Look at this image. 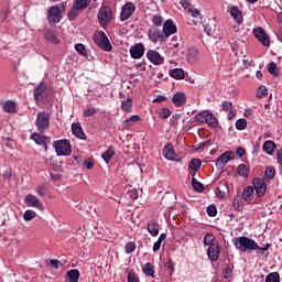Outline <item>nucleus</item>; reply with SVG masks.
<instances>
[{"label":"nucleus","mask_w":282,"mask_h":282,"mask_svg":"<svg viewBox=\"0 0 282 282\" xmlns=\"http://www.w3.org/2000/svg\"><path fill=\"white\" fill-rule=\"evenodd\" d=\"M46 15L48 23H61V20L63 19V12L61 11V8L56 6L50 7L47 9Z\"/></svg>","instance_id":"0eeeda50"},{"label":"nucleus","mask_w":282,"mask_h":282,"mask_svg":"<svg viewBox=\"0 0 282 282\" xmlns=\"http://www.w3.org/2000/svg\"><path fill=\"white\" fill-rule=\"evenodd\" d=\"M208 110L198 112L197 115H195L194 120L195 122H199L200 124H204V122H206L207 118H208Z\"/></svg>","instance_id":"4c0bfd02"},{"label":"nucleus","mask_w":282,"mask_h":282,"mask_svg":"<svg viewBox=\"0 0 282 282\" xmlns=\"http://www.w3.org/2000/svg\"><path fill=\"white\" fill-rule=\"evenodd\" d=\"M198 56H199V51H197V48H189L187 51L188 63H197Z\"/></svg>","instance_id":"473e14b6"},{"label":"nucleus","mask_w":282,"mask_h":282,"mask_svg":"<svg viewBox=\"0 0 282 282\" xmlns=\"http://www.w3.org/2000/svg\"><path fill=\"white\" fill-rule=\"evenodd\" d=\"M237 173L240 177H248L250 175V167L246 164H239L237 166Z\"/></svg>","instance_id":"72a5a7b5"},{"label":"nucleus","mask_w":282,"mask_h":282,"mask_svg":"<svg viewBox=\"0 0 282 282\" xmlns=\"http://www.w3.org/2000/svg\"><path fill=\"white\" fill-rule=\"evenodd\" d=\"M221 108L224 109V111H230L231 109H235L232 102L230 101H223Z\"/></svg>","instance_id":"e2e57ef3"},{"label":"nucleus","mask_w":282,"mask_h":282,"mask_svg":"<svg viewBox=\"0 0 282 282\" xmlns=\"http://www.w3.org/2000/svg\"><path fill=\"white\" fill-rule=\"evenodd\" d=\"M180 6L187 12V14L194 9L193 4L188 0H181Z\"/></svg>","instance_id":"3c124183"},{"label":"nucleus","mask_w":282,"mask_h":282,"mask_svg":"<svg viewBox=\"0 0 282 282\" xmlns=\"http://www.w3.org/2000/svg\"><path fill=\"white\" fill-rule=\"evenodd\" d=\"M171 116V109L169 108H162L159 111V118H161V120H166V118H169Z\"/></svg>","instance_id":"603ef678"},{"label":"nucleus","mask_w":282,"mask_h":282,"mask_svg":"<svg viewBox=\"0 0 282 282\" xmlns=\"http://www.w3.org/2000/svg\"><path fill=\"white\" fill-rule=\"evenodd\" d=\"M97 113V110L96 108L94 107H87L85 110H84V116L85 118H91V116H96Z\"/></svg>","instance_id":"5fc2aeb1"},{"label":"nucleus","mask_w":282,"mask_h":282,"mask_svg":"<svg viewBox=\"0 0 282 282\" xmlns=\"http://www.w3.org/2000/svg\"><path fill=\"white\" fill-rule=\"evenodd\" d=\"M89 6H91V0H75L67 13L68 20L74 21V19H76V17H78L82 12H85Z\"/></svg>","instance_id":"f03ea898"},{"label":"nucleus","mask_w":282,"mask_h":282,"mask_svg":"<svg viewBox=\"0 0 282 282\" xmlns=\"http://www.w3.org/2000/svg\"><path fill=\"white\" fill-rule=\"evenodd\" d=\"M148 232H150L152 237H158L160 235V224L155 220H150L148 223Z\"/></svg>","instance_id":"b1692460"},{"label":"nucleus","mask_w":282,"mask_h":282,"mask_svg":"<svg viewBox=\"0 0 282 282\" xmlns=\"http://www.w3.org/2000/svg\"><path fill=\"white\" fill-rule=\"evenodd\" d=\"M206 124H208V127H212V129H217L219 121L217 120V117H215L213 115V112H208L207 115V119H206Z\"/></svg>","instance_id":"cd10ccee"},{"label":"nucleus","mask_w":282,"mask_h":282,"mask_svg":"<svg viewBox=\"0 0 282 282\" xmlns=\"http://www.w3.org/2000/svg\"><path fill=\"white\" fill-rule=\"evenodd\" d=\"M187 14H189L191 18L194 19L195 25H197V23H202V13L199 12V10L194 8Z\"/></svg>","instance_id":"58836bf2"},{"label":"nucleus","mask_w":282,"mask_h":282,"mask_svg":"<svg viewBox=\"0 0 282 282\" xmlns=\"http://www.w3.org/2000/svg\"><path fill=\"white\" fill-rule=\"evenodd\" d=\"M265 282H281L279 272H271L265 276Z\"/></svg>","instance_id":"79ce46f5"},{"label":"nucleus","mask_w":282,"mask_h":282,"mask_svg":"<svg viewBox=\"0 0 282 282\" xmlns=\"http://www.w3.org/2000/svg\"><path fill=\"white\" fill-rule=\"evenodd\" d=\"M93 40L95 45H98L104 52H111V50H113V46L111 45V42H109V37H107L105 31H98L95 33Z\"/></svg>","instance_id":"7ed1b4c3"},{"label":"nucleus","mask_w":282,"mask_h":282,"mask_svg":"<svg viewBox=\"0 0 282 282\" xmlns=\"http://www.w3.org/2000/svg\"><path fill=\"white\" fill-rule=\"evenodd\" d=\"M235 152L232 151H227L225 153H223L216 161V166H219L220 169H224V166H226V164H228L230 162V160H232V155Z\"/></svg>","instance_id":"aec40b11"},{"label":"nucleus","mask_w":282,"mask_h":282,"mask_svg":"<svg viewBox=\"0 0 282 282\" xmlns=\"http://www.w3.org/2000/svg\"><path fill=\"white\" fill-rule=\"evenodd\" d=\"M72 131L73 135H76L79 140L86 139L85 132H83V127L80 126V123H73Z\"/></svg>","instance_id":"a878e982"},{"label":"nucleus","mask_w":282,"mask_h":282,"mask_svg":"<svg viewBox=\"0 0 282 282\" xmlns=\"http://www.w3.org/2000/svg\"><path fill=\"white\" fill-rule=\"evenodd\" d=\"M226 191H228V187H226L225 184H220L216 188V196L219 197V199H224V197H226Z\"/></svg>","instance_id":"37998d69"},{"label":"nucleus","mask_w":282,"mask_h":282,"mask_svg":"<svg viewBox=\"0 0 282 282\" xmlns=\"http://www.w3.org/2000/svg\"><path fill=\"white\" fill-rule=\"evenodd\" d=\"M97 19L100 28H107L113 19V12L111 11V8L107 6L101 7L98 11Z\"/></svg>","instance_id":"20e7f679"},{"label":"nucleus","mask_w":282,"mask_h":282,"mask_svg":"<svg viewBox=\"0 0 282 282\" xmlns=\"http://www.w3.org/2000/svg\"><path fill=\"white\" fill-rule=\"evenodd\" d=\"M192 186L197 193H203L204 191V184L199 183V181L196 180L195 174H193Z\"/></svg>","instance_id":"a19ab883"},{"label":"nucleus","mask_w":282,"mask_h":282,"mask_svg":"<svg viewBox=\"0 0 282 282\" xmlns=\"http://www.w3.org/2000/svg\"><path fill=\"white\" fill-rule=\"evenodd\" d=\"M144 44L137 43L132 47H130V56L134 59L142 58V56H144Z\"/></svg>","instance_id":"dca6fc26"},{"label":"nucleus","mask_w":282,"mask_h":282,"mask_svg":"<svg viewBox=\"0 0 282 282\" xmlns=\"http://www.w3.org/2000/svg\"><path fill=\"white\" fill-rule=\"evenodd\" d=\"M220 249H219V245H212L208 247L207 249V257L208 259H210V261H217L219 259V254H220Z\"/></svg>","instance_id":"412c9836"},{"label":"nucleus","mask_w":282,"mask_h":282,"mask_svg":"<svg viewBox=\"0 0 282 282\" xmlns=\"http://www.w3.org/2000/svg\"><path fill=\"white\" fill-rule=\"evenodd\" d=\"M268 72L269 74H272V76H279V70L276 69V63L274 62L269 63Z\"/></svg>","instance_id":"864d4df0"},{"label":"nucleus","mask_w":282,"mask_h":282,"mask_svg":"<svg viewBox=\"0 0 282 282\" xmlns=\"http://www.w3.org/2000/svg\"><path fill=\"white\" fill-rule=\"evenodd\" d=\"M262 149L264 153H267L268 155H272V153H274V149H276V144L274 143V141H265Z\"/></svg>","instance_id":"7c9ffc66"},{"label":"nucleus","mask_w":282,"mask_h":282,"mask_svg":"<svg viewBox=\"0 0 282 282\" xmlns=\"http://www.w3.org/2000/svg\"><path fill=\"white\" fill-rule=\"evenodd\" d=\"M276 175V170H274L273 166H269L264 171V177L270 182V180H274V176Z\"/></svg>","instance_id":"ea45409f"},{"label":"nucleus","mask_w":282,"mask_h":282,"mask_svg":"<svg viewBox=\"0 0 282 282\" xmlns=\"http://www.w3.org/2000/svg\"><path fill=\"white\" fill-rule=\"evenodd\" d=\"M253 193H254V188L252 186L245 187V189L242 192V199L248 202V199H250V197L252 196Z\"/></svg>","instance_id":"a18cd8bd"},{"label":"nucleus","mask_w":282,"mask_h":282,"mask_svg":"<svg viewBox=\"0 0 282 282\" xmlns=\"http://www.w3.org/2000/svg\"><path fill=\"white\" fill-rule=\"evenodd\" d=\"M45 39L46 41H50V43H54L55 45H58L61 43V40L56 36V33H54L53 30H47L45 32Z\"/></svg>","instance_id":"c85d7f7f"},{"label":"nucleus","mask_w":282,"mask_h":282,"mask_svg":"<svg viewBox=\"0 0 282 282\" xmlns=\"http://www.w3.org/2000/svg\"><path fill=\"white\" fill-rule=\"evenodd\" d=\"M121 109L124 113H131L133 111V99L128 97L121 101Z\"/></svg>","instance_id":"393cba45"},{"label":"nucleus","mask_w":282,"mask_h":282,"mask_svg":"<svg viewBox=\"0 0 282 282\" xmlns=\"http://www.w3.org/2000/svg\"><path fill=\"white\" fill-rule=\"evenodd\" d=\"M35 127L40 133H44L45 131H47V129H50V112H37Z\"/></svg>","instance_id":"39448f33"},{"label":"nucleus","mask_w":282,"mask_h":282,"mask_svg":"<svg viewBox=\"0 0 282 282\" xmlns=\"http://www.w3.org/2000/svg\"><path fill=\"white\" fill-rule=\"evenodd\" d=\"M163 156L165 158V160H173V161H177L180 156H177V154L175 153V150L173 149V143H167L164 148H163Z\"/></svg>","instance_id":"6ab92c4d"},{"label":"nucleus","mask_w":282,"mask_h":282,"mask_svg":"<svg viewBox=\"0 0 282 282\" xmlns=\"http://www.w3.org/2000/svg\"><path fill=\"white\" fill-rule=\"evenodd\" d=\"M34 217H36V212H34L32 209H28L23 214L24 221H32V219H34Z\"/></svg>","instance_id":"49530a36"},{"label":"nucleus","mask_w":282,"mask_h":282,"mask_svg":"<svg viewBox=\"0 0 282 282\" xmlns=\"http://www.w3.org/2000/svg\"><path fill=\"white\" fill-rule=\"evenodd\" d=\"M188 169H191V171H194L195 173H197V171H199V169H202V160H199V159L191 160L189 164H188Z\"/></svg>","instance_id":"e433bc0d"},{"label":"nucleus","mask_w":282,"mask_h":282,"mask_svg":"<svg viewBox=\"0 0 282 282\" xmlns=\"http://www.w3.org/2000/svg\"><path fill=\"white\" fill-rule=\"evenodd\" d=\"M75 50L80 54V56H86L87 47L83 43L75 44Z\"/></svg>","instance_id":"09e8293b"},{"label":"nucleus","mask_w":282,"mask_h":282,"mask_svg":"<svg viewBox=\"0 0 282 282\" xmlns=\"http://www.w3.org/2000/svg\"><path fill=\"white\" fill-rule=\"evenodd\" d=\"M84 166H86V169L91 171V169H94V159L84 160Z\"/></svg>","instance_id":"0e129e2a"},{"label":"nucleus","mask_w":282,"mask_h":282,"mask_svg":"<svg viewBox=\"0 0 282 282\" xmlns=\"http://www.w3.org/2000/svg\"><path fill=\"white\" fill-rule=\"evenodd\" d=\"M24 202L31 208H39L40 210H43V203H41V200L32 194L26 195L24 197Z\"/></svg>","instance_id":"a211bd4d"},{"label":"nucleus","mask_w":282,"mask_h":282,"mask_svg":"<svg viewBox=\"0 0 282 282\" xmlns=\"http://www.w3.org/2000/svg\"><path fill=\"white\" fill-rule=\"evenodd\" d=\"M230 17L236 21V23L241 24L243 23V14L241 13V10H239V7L234 6L229 9Z\"/></svg>","instance_id":"4be33fe9"},{"label":"nucleus","mask_w":282,"mask_h":282,"mask_svg":"<svg viewBox=\"0 0 282 282\" xmlns=\"http://www.w3.org/2000/svg\"><path fill=\"white\" fill-rule=\"evenodd\" d=\"M253 36H256L264 47H270V36L265 34V30H263V28L258 26L253 29Z\"/></svg>","instance_id":"1a4fd4ad"},{"label":"nucleus","mask_w":282,"mask_h":282,"mask_svg":"<svg viewBox=\"0 0 282 282\" xmlns=\"http://www.w3.org/2000/svg\"><path fill=\"white\" fill-rule=\"evenodd\" d=\"M252 185L256 191L257 197H263L268 192V185L265 184V181L263 178H253Z\"/></svg>","instance_id":"6e6552de"},{"label":"nucleus","mask_w":282,"mask_h":282,"mask_svg":"<svg viewBox=\"0 0 282 282\" xmlns=\"http://www.w3.org/2000/svg\"><path fill=\"white\" fill-rule=\"evenodd\" d=\"M2 108L7 113H14L17 111V104L12 100H8L3 104Z\"/></svg>","instance_id":"f704fd0d"},{"label":"nucleus","mask_w":282,"mask_h":282,"mask_svg":"<svg viewBox=\"0 0 282 282\" xmlns=\"http://www.w3.org/2000/svg\"><path fill=\"white\" fill-rule=\"evenodd\" d=\"M264 96H268V88L265 86H260L258 88L257 98H263Z\"/></svg>","instance_id":"6e6d98bb"},{"label":"nucleus","mask_w":282,"mask_h":282,"mask_svg":"<svg viewBox=\"0 0 282 282\" xmlns=\"http://www.w3.org/2000/svg\"><path fill=\"white\" fill-rule=\"evenodd\" d=\"M66 275L69 282H78V279H80V271H78V269H72L67 271Z\"/></svg>","instance_id":"c756f323"},{"label":"nucleus","mask_w":282,"mask_h":282,"mask_svg":"<svg viewBox=\"0 0 282 282\" xmlns=\"http://www.w3.org/2000/svg\"><path fill=\"white\" fill-rule=\"evenodd\" d=\"M31 140H34L35 144H39L40 147H44V149H47V144L52 142L50 137L42 135L41 133L33 132L31 134Z\"/></svg>","instance_id":"2eb2a0df"},{"label":"nucleus","mask_w":282,"mask_h":282,"mask_svg":"<svg viewBox=\"0 0 282 282\" xmlns=\"http://www.w3.org/2000/svg\"><path fill=\"white\" fill-rule=\"evenodd\" d=\"M215 30H216L215 24L207 23V24L205 25V32H206V34H208V36L215 34Z\"/></svg>","instance_id":"4d7b16f0"},{"label":"nucleus","mask_w":282,"mask_h":282,"mask_svg":"<svg viewBox=\"0 0 282 282\" xmlns=\"http://www.w3.org/2000/svg\"><path fill=\"white\" fill-rule=\"evenodd\" d=\"M215 235L206 234L203 241L205 246H216L217 243H215Z\"/></svg>","instance_id":"c03bdc74"},{"label":"nucleus","mask_w":282,"mask_h":282,"mask_svg":"<svg viewBox=\"0 0 282 282\" xmlns=\"http://www.w3.org/2000/svg\"><path fill=\"white\" fill-rule=\"evenodd\" d=\"M35 193H37L40 197H45V193H46L45 186H37L35 188Z\"/></svg>","instance_id":"69168bd1"},{"label":"nucleus","mask_w":282,"mask_h":282,"mask_svg":"<svg viewBox=\"0 0 282 282\" xmlns=\"http://www.w3.org/2000/svg\"><path fill=\"white\" fill-rule=\"evenodd\" d=\"M164 21V19L162 18V15H153L152 22L156 25L160 26L162 25V22Z\"/></svg>","instance_id":"680f3d73"},{"label":"nucleus","mask_w":282,"mask_h":282,"mask_svg":"<svg viewBox=\"0 0 282 282\" xmlns=\"http://www.w3.org/2000/svg\"><path fill=\"white\" fill-rule=\"evenodd\" d=\"M170 76L172 78H175V80H182L184 79V69L173 68L172 70H170Z\"/></svg>","instance_id":"c9c22d12"},{"label":"nucleus","mask_w":282,"mask_h":282,"mask_svg":"<svg viewBox=\"0 0 282 282\" xmlns=\"http://www.w3.org/2000/svg\"><path fill=\"white\" fill-rule=\"evenodd\" d=\"M50 265L55 268V270H58V268H61V265H63V263H61V261H58L56 259H52V260H50Z\"/></svg>","instance_id":"338daca9"},{"label":"nucleus","mask_w":282,"mask_h":282,"mask_svg":"<svg viewBox=\"0 0 282 282\" xmlns=\"http://www.w3.org/2000/svg\"><path fill=\"white\" fill-rule=\"evenodd\" d=\"M124 252L126 254H132V252H135V242H127L124 247Z\"/></svg>","instance_id":"8fccbe9b"},{"label":"nucleus","mask_w":282,"mask_h":282,"mask_svg":"<svg viewBox=\"0 0 282 282\" xmlns=\"http://www.w3.org/2000/svg\"><path fill=\"white\" fill-rule=\"evenodd\" d=\"M115 155H116V149H113V147H110L106 152L102 153L101 158L104 162L109 164V162H111V158H113Z\"/></svg>","instance_id":"2f4dec72"},{"label":"nucleus","mask_w":282,"mask_h":282,"mask_svg":"<svg viewBox=\"0 0 282 282\" xmlns=\"http://www.w3.org/2000/svg\"><path fill=\"white\" fill-rule=\"evenodd\" d=\"M148 36L152 43H158V41H166L164 33L158 28H151L148 30Z\"/></svg>","instance_id":"ddd939ff"},{"label":"nucleus","mask_w":282,"mask_h":282,"mask_svg":"<svg viewBox=\"0 0 282 282\" xmlns=\"http://www.w3.org/2000/svg\"><path fill=\"white\" fill-rule=\"evenodd\" d=\"M164 265L167 270H170L171 274H173V272H175V263L173 262V260H171V258L167 259V261L165 262Z\"/></svg>","instance_id":"bf43d9fd"},{"label":"nucleus","mask_w":282,"mask_h":282,"mask_svg":"<svg viewBox=\"0 0 282 282\" xmlns=\"http://www.w3.org/2000/svg\"><path fill=\"white\" fill-rule=\"evenodd\" d=\"M147 58L152 65H164V57L155 50H149L147 52Z\"/></svg>","instance_id":"f8f14e48"},{"label":"nucleus","mask_w":282,"mask_h":282,"mask_svg":"<svg viewBox=\"0 0 282 282\" xmlns=\"http://www.w3.org/2000/svg\"><path fill=\"white\" fill-rule=\"evenodd\" d=\"M236 155L243 158V155H246V149H243L241 147L237 148Z\"/></svg>","instance_id":"774afa93"},{"label":"nucleus","mask_w":282,"mask_h":282,"mask_svg":"<svg viewBox=\"0 0 282 282\" xmlns=\"http://www.w3.org/2000/svg\"><path fill=\"white\" fill-rule=\"evenodd\" d=\"M142 272L147 276H152V279H155V265L151 264V262H148L142 267Z\"/></svg>","instance_id":"bb28decb"},{"label":"nucleus","mask_w":282,"mask_h":282,"mask_svg":"<svg viewBox=\"0 0 282 282\" xmlns=\"http://www.w3.org/2000/svg\"><path fill=\"white\" fill-rule=\"evenodd\" d=\"M141 121H142V117H140V115H132L130 118L124 119L122 121V127H124V129H131V127H133L135 122H141Z\"/></svg>","instance_id":"5701e85b"},{"label":"nucleus","mask_w":282,"mask_h":282,"mask_svg":"<svg viewBox=\"0 0 282 282\" xmlns=\"http://www.w3.org/2000/svg\"><path fill=\"white\" fill-rule=\"evenodd\" d=\"M128 282H140V279L135 274V272L130 271L128 272Z\"/></svg>","instance_id":"052dcab7"},{"label":"nucleus","mask_w":282,"mask_h":282,"mask_svg":"<svg viewBox=\"0 0 282 282\" xmlns=\"http://www.w3.org/2000/svg\"><path fill=\"white\" fill-rule=\"evenodd\" d=\"M133 12H135V4L133 2H127L121 10L120 19L121 21H127L133 17Z\"/></svg>","instance_id":"9d476101"},{"label":"nucleus","mask_w":282,"mask_h":282,"mask_svg":"<svg viewBox=\"0 0 282 282\" xmlns=\"http://www.w3.org/2000/svg\"><path fill=\"white\" fill-rule=\"evenodd\" d=\"M207 215H208L209 217H216V216H217V206H215V205H209V206L207 207Z\"/></svg>","instance_id":"13d9d810"},{"label":"nucleus","mask_w":282,"mask_h":282,"mask_svg":"<svg viewBox=\"0 0 282 282\" xmlns=\"http://www.w3.org/2000/svg\"><path fill=\"white\" fill-rule=\"evenodd\" d=\"M187 100H188V97L186 96V93H183V91H177L172 97V102L176 107H184V105H186Z\"/></svg>","instance_id":"f3484780"},{"label":"nucleus","mask_w":282,"mask_h":282,"mask_svg":"<svg viewBox=\"0 0 282 282\" xmlns=\"http://www.w3.org/2000/svg\"><path fill=\"white\" fill-rule=\"evenodd\" d=\"M53 147L57 155H72V143L67 139L54 141Z\"/></svg>","instance_id":"423d86ee"},{"label":"nucleus","mask_w":282,"mask_h":282,"mask_svg":"<svg viewBox=\"0 0 282 282\" xmlns=\"http://www.w3.org/2000/svg\"><path fill=\"white\" fill-rule=\"evenodd\" d=\"M246 127H248V120L240 118L236 121V129H238V131H243Z\"/></svg>","instance_id":"de8ad7c7"},{"label":"nucleus","mask_w":282,"mask_h":282,"mask_svg":"<svg viewBox=\"0 0 282 282\" xmlns=\"http://www.w3.org/2000/svg\"><path fill=\"white\" fill-rule=\"evenodd\" d=\"M232 243L236 250H239L240 252H254V250H259V243L247 236L234 238Z\"/></svg>","instance_id":"f257e3e1"},{"label":"nucleus","mask_w":282,"mask_h":282,"mask_svg":"<svg viewBox=\"0 0 282 282\" xmlns=\"http://www.w3.org/2000/svg\"><path fill=\"white\" fill-rule=\"evenodd\" d=\"M175 32H177V25H175V22H173V20H166L163 23V36L169 39V36H172Z\"/></svg>","instance_id":"4468645a"},{"label":"nucleus","mask_w":282,"mask_h":282,"mask_svg":"<svg viewBox=\"0 0 282 282\" xmlns=\"http://www.w3.org/2000/svg\"><path fill=\"white\" fill-rule=\"evenodd\" d=\"M35 100H45L47 98V85L45 83H40L35 88L33 93Z\"/></svg>","instance_id":"9b49d317"}]
</instances>
